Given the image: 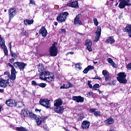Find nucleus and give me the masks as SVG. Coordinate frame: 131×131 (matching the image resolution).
<instances>
[{
    "instance_id": "obj_48",
    "label": "nucleus",
    "mask_w": 131,
    "mask_h": 131,
    "mask_svg": "<svg viewBox=\"0 0 131 131\" xmlns=\"http://www.w3.org/2000/svg\"><path fill=\"white\" fill-rule=\"evenodd\" d=\"M127 69L128 70H131V63H129L126 67Z\"/></svg>"
},
{
    "instance_id": "obj_14",
    "label": "nucleus",
    "mask_w": 131,
    "mask_h": 131,
    "mask_svg": "<svg viewBox=\"0 0 131 131\" xmlns=\"http://www.w3.org/2000/svg\"><path fill=\"white\" fill-rule=\"evenodd\" d=\"M39 33L41 34L43 37H46L47 35H48V31L47 29H46V27H42L39 31Z\"/></svg>"
},
{
    "instance_id": "obj_18",
    "label": "nucleus",
    "mask_w": 131,
    "mask_h": 131,
    "mask_svg": "<svg viewBox=\"0 0 131 131\" xmlns=\"http://www.w3.org/2000/svg\"><path fill=\"white\" fill-rule=\"evenodd\" d=\"M5 104L7 106H8V107H14L15 100L12 99H8L6 101Z\"/></svg>"
},
{
    "instance_id": "obj_55",
    "label": "nucleus",
    "mask_w": 131,
    "mask_h": 131,
    "mask_svg": "<svg viewBox=\"0 0 131 131\" xmlns=\"http://www.w3.org/2000/svg\"><path fill=\"white\" fill-rule=\"evenodd\" d=\"M14 61H15V59L14 58H11L9 60V62H10V63H13Z\"/></svg>"
},
{
    "instance_id": "obj_19",
    "label": "nucleus",
    "mask_w": 131,
    "mask_h": 131,
    "mask_svg": "<svg viewBox=\"0 0 131 131\" xmlns=\"http://www.w3.org/2000/svg\"><path fill=\"white\" fill-rule=\"evenodd\" d=\"M29 111L27 109L23 108L21 111L20 115L23 118H26V117H28V113Z\"/></svg>"
},
{
    "instance_id": "obj_12",
    "label": "nucleus",
    "mask_w": 131,
    "mask_h": 131,
    "mask_svg": "<svg viewBox=\"0 0 131 131\" xmlns=\"http://www.w3.org/2000/svg\"><path fill=\"white\" fill-rule=\"evenodd\" d=\"M72 99L77 103H83V102H84V98L80 96H73Z\"/></svg>"
},
{
    "instance_id": "obj_22",
    "label": "nucleus",
    "mask_w": 131,
    "mask_h": 131,
    "mask_svg": "<svg viewBox=\"0 0 131 131\" xmlns=\"http://www.w3.org/2000/svg\"><path fill=\"white\" fill-rule=\"evenodd\" d=\"M9 78L11 80H15L16 79V70L14 67L11 69V75Z\"/></svg>"
},
{
    "instance_id": "obj_56",
    "label": "nucleus",
    "mask_w": 131,
    "mask_h": 131,
    "mask_svg": "<svg viewBox=\"0 0 131 131\" xmlns=\"http://www.w3.org/2000/svg\"><path fill=\"white\" fill-rule=\"evenodd\" d=\"M0 82H5V80L3 78H0Z\"/></svg>"
},
{
    "instance_id": "obj_36",
    "label": "nucleus",
    "mask_w": 131,
    "mask_h": 131,
    "mask_svg": "<svg viewBox=\"0 0 131 131\" xmlns=\"http://www.w3.org/2000/svg\"><path fill=\"white\" fill-rule=\"evenodd\" d=\"M94 115L95 116V117H98H98H100V116H101V112L99 111H95V113H94Z\"/></svg>"
},
{
    "instance_id": "obj_25",
    "label": "nucleus",
    "mask_w": 131,
    "mask_h": 131,
    "mask_svg": "<svg viewBox=\"0 0 131 131\" xmlns=\"http://www.w3.org/2000/svg\"><path fill=\"white\" fill-rule=\"evenodd\" d=\"M115 121H114V119L112 118H108L107 119L104 121V123L106 124H113Z\"/></svg>"
},
{
    "instance_id": "obj_39",
    "label": "nucleus",
    "mask_w": 131,
    "mask_h": 131,
    "mask_svg": "<svg viewBox=\"0 0 131 131\" xmlns=\"http://www.w3.org/2000/svg\"><path fill=\"white\" fill-rule=\"evenodd\" d=\"M88 98H92V96H94V93L92 91H90L86 94Z\"/></svg>"
},
{
    "instance_id": "obj_58",
    "label": "nucleus",
    "mask_w": 131,
    "mask_h": 131,
    "mask_svg": "<svg viewBox=\"0 0 131 131\" xmlns=\"http://www.w3.org/2000/svg\"><path fill=\"white\" fill-rule=\"evenodd\" d=\"M68 54H70L71 55H73V54H74V52H70L69 53H68Z\"/></svg>"
},
{
    "instance_id": "obj_13",
    "label": "nucleus",
    "mask_w": 131,
    "mask_h": 131,
    "mask_svg": "<svg viewBox=\"0 0 131 131\" xmlns=\"http://www.w3.org/2000/svg\"><path fill=\"white\" fill-rule=\"evenodd\" d=\"M102 75H104L106 81H109L111 79V75L106 70L102 71Z\"/></svg>"
},
{
    "instance_id": "obj_40",
    "label": "nucleus",
    "mask_w": 131,
    "mask_h": 131,
    "mask_svg": "<svg viewBox=\"0 0 131 131\" xmlns=\"http://www.w3.org/2000/svg\"><path fill=\"white\" fill-rule=\"evenodd\" d=\"M75 68L76 69H78L79 70H80V69H81V64L80 63H76Z\"/></svg>"
},
{
    "instance_id": "obj_46",
    "label": "nucleus",
    "mask_w": 131,
    "mask_h": 131,
    "mask_svg": "<svg viewBox=\"0 0 131 131\" xmlns=\"http://www.w3.org/2000/svg\"><path fill=\"white\" fill-rule=\"evenodd\" d=\"M29 6H30L31 5H35V1L33 0H30V3H29Z\"/></svg>"
},
{
    "instance_id": "obj_24",
    "label": "nucleus",
    "mask_w": 131,
    "mask_h": 131,
    "mask_svg": "<svg viewBox=\"0 0 131 131\" xmlns=\"http://www.w3.org/2000/svg\"><path fill=\"white\" fill-rule=\"evenodd\" d=\"M68 7H71L72 8H78V3L77 2H73L67 4Z\"/></svg>"
},
{
    "instance_id": "obj_30",
    "label": "nucleus",
    "mask_w": 131,
    "mask_h": 131,
    "mask_svg": "<svg viewBox=\"0 0 131 131\" xmlns=\"http://www.w3.org/2000/svg\"><path fill=\"white\" fill-rule=\"evenodd\" d=\"M105 42L107 43H111V45H112L115 42V40H114L113 37H109L107 39H106Z\"/></svg>"
},
{
    "instance_id": "obj_49",
    "label": "nucleus",
    "mask_w": 131,
    "mask_h": 131,
    "mask_svg": "<svg viewBox=\"0 0 131 131\" xmlns=\"http://www.w3.org/2000/svg\"><path fill=\"white\" fill-rule=\"evenodd\" d=\"M23 33L24 35H28V32H27V31H26V30H23Z\"/></svg>"
},
{
    "instance_id": "obj_10",
    "label": "nucleus",
    "mask_w": 131,
    "mask_h": 131,
    "mask_svg": "<svg viewBox=\"0 0 131 131\" xmlns=\"http://www.w3.org/2000/svg\"><path fill=\"white\" fill-rule=\"evenodd\" d=\"M101 31L102 30H101V28L100 27H97V31L95 32V38L94 39V41L96 42H97L101 37Z\"/></svg>"
},
{
    "instance_id": "obj_3",
    "label": "nucleus",
    "mask_w": 131,
    "mask_h": 131,
    "mask_svg": "<svg viewBox=\"0 0 131 131\" xmlns=\"http://www.w3.org/2000/svg\"><path fill=\"white\" fill-rule=\"evenodd\" d=\"M47 119H48V117L47 116H40L39 115H37L35 118L37 125H40V124L42 123V122L45 123V122H46L45 121L47 120Z\"/></svg>"
},
{
    "instance_id": "obj_61",
    "label": "nucleus",
    "mask_w": 131,
    "mask_h": 131,
    "mask_svg": "<svg viewBox=\"0 0 131 131\" xmlns=\"http://www.w3.org/2000/svg\"><path fill=\"white\" fill-rule=\"evenodd\" d=\"M94 64H98V61H93Z\"/></svg>"
},
{
    "instance_id": "obj_41",
    "label": "nucleus",
    "mask_w": 131,
    "mask_h": 131,
    "mask_svg": "<svg viewBox=\"0 0 131 131\" xmlns=\"http://www.w3.org/2000/svg\"><path fill=\"white\" fill-rule=\"evenodd\" d=\"M78 116H79V117L78 118V120L79 121L82 120L83 118H84V116L83 114L78 115Z\"/></svg>"
},
{
    "instance_id": "obj_21",
    "label": "nucleus",
    "mask_w": 131,
    "mask_h": 131,
    "mask_svg": "<svg viewBox=\"0 0 131 131\" xmlns=\"http://www.w3.org/2000/svg\"><path fill=\"white\" fill-rule=\"evenodd\" d=\"M64 109L63 106L56 107L54 108V112L58 114H62L64 112Z\"/></svg>"
},
{
    "instance_id": "obj_23",
    "label": "nucleus",
    "mask_w": 131,
    "mask_h": 131,
    "mask_svg": "<svg viewBox=\"0 0 131 131\" xmlns=\"http://www.w3.org/2000/svg\"><path fill=\"white\" fill-rule=\"evenodd\" d=\"M63 104V102L62 101V99L61 98L57 99L54 101V106L55 107H60Z\"/></svg>"
},
{
    "instance_id": "obj_15",
    "label": "nucleus",
    "mask_w": 131,
    "mask_h": 131,
    "mask_svg": "<svg viewBox=\"0 0 131 131\" xmlns=\"http://www.w3.org/2000/svg\"><path fill=\"white\" fill-rule=\"evenodd\" d=\"M85 45L87 48V50H88L89 52H92L93 51V49H92V46H93V43L91 40H86Z\"/></svg>"
},
{
    "instance_id": "obj_38",
    "label": "nucleus",
    "mask_w": 131,
    "mask_h": 131,
    "mask_svg": "<svg viewBox=\"0 0 131 131\" xmlns=\"http://www.w3.org/2000/svg\"><path fill=\"white\" fill-rule=\"evenodd\" d=\"M10 54H11L12 57H13V58H14L15 59H16V58H17V57H18L17 54L13 52V51H12V50L10 51Z\"/></svg>"
},
{
    "instance_id": "obj_62",
    "label": "nucleus",
    "mask_w": 131,
    "mask_h": 131,
    "mask_svg": "<svg viewBox=\"0 0 131 131\" xmlns=\"http://www.w3.org/2000/svg\"><path fill=\"white\" fill-rule=\"evenodd\" d=\"M54 25H55V26H57V25H58V23L55 22V23H54Z\"/></svg>"
},
{
    "instance_id": "obj_34",
    "label": "nucleus",
    "mask_w": 131,
    "mask_h": 131,
    "mask_svg": "<svg viewBox=\"0 0 131 131\" xmlns=\"http://www.w3.org/2000/svg\"><path fill=\"white\" fill-rule=\"evenodd\" d=\"M45 70V68L43 67V66H42V63H39L38 66V71L39 72H42V71H43Z\"/></svg>"
},
{
    "instance_id": "obj_43",
    "label": "nucleus",
    "mask_w": 131,
    "mask_h": 131,
    "mask_svg": "<svg viewBox=\"0 0 131 131\" xmlns=\"http://www.w3.org/2000/svg\"><path fill=\"white\" fill-rule=\"evenodd\" d=\"M93 21H94V25H95V26H98V25H99V22L98 21V19L94 18L93 19Z\"/></svg>"
},
{
    "instance_id": "obj_52",
    "label": "nucleus",
    "mask_w": 131,
    "mask_h": 131,
    "mask_svg": "<svg viewBox=\"0 0 131 131\" xmlns=\"http://www.w3.org/2000/svg\"><path fill=\"white\" fill-rule=\"evenodd\" d=\"M35 112H39V113H40L41 112V110H38V108H36L35 110Z\"/></svg>"
},
{
    "instance_id": "obj_35",
    "label": "nucleus",
    "mask_w": 131,
    "mask_h": 131,
    "mask_svg": "<svg viewBox=\"0 0 131 131\" xmlns=\"http://www.w3.org/2000/svg\"><path fill=\"white\" fill-rule=\"evenodd\" d=\"M107 62H108V63H110V64H111V65H112L113 67L114 68L115 67V63H114V61H113V60H112V58H108L107 59Z\"/></svg>"
},
{
    "instance_id": "obj_6",
    "label": "nucleus",
    "mask_w": 131,
    "mask_h": 131,
    "mask_svg": "<svg viewBox=\"0 0 131 131\" xmlns=\"http://www.w3.org/2000/svg\"><path fill=\"white\" fill-rule=\"evenodd\" d=\"M118 77L117 78L119 82H126V75L124 72H120L117 74Z\"/></svg>"
},
{
    "instance_id": "obj_5",
    "label": "nucleus",
    "mask_w": 131,
    "mask_h": 131,
    "mask_svg": "<svg viewBox=\"0 0 131 131\" xmlns=\"http://www.w3.org/2000/svg\"><path fill=\"white\" fill-rule=\"evenodd\" d=\"M120 3L119 4L118 7L120 9H124L125 8V6L127 7H129L131 6L130 0H119Z\"/></svg>"
},
{
    "instance_id": "obj_33",
    "label": "nucleus",
    "mask_w": 131,
    "mask_h": 131,
    "mask_svg": "<svg viewBox=\"0 0 131 131\" xmlns=\"http://www.w3.org/2000/svg\"><path fill=\"white\" fill-rule=\"evenodd\" d=\"M28 114H29L28 117H30L32 119V118H33V119H35L36 116L37 115L34 114L33 113H32V112H29V111Z\"/></svg>"
},
{
    "instance_id": "obj_9",
    "label": "nucleus",
    "mask_w": 131,
    "mask_h": 131,
    "mask_svg": "<svg viewBox=\"0 0 131 131\" xmlns=\"http://www.w3.org/2000/svg\"><path fill=\"white\" fill-rule=\"evenodd\" d=\"M27 64L26 63H25L24 62H16L14 63V66L15 67V68H17L18 69H19L21 70H24V68H25V66H27Z\"/></svg>"
},
{
    "instance_id": "obj_8",
    "label": "nucleus",
    "mask_w": 131,
    "mask_h": 131,
    "mask_svg": "<svg viewBox=\"0 0 131 131\" xmlns=\"http://www.w3.org/2000/svg\"><path fill=\"white\" fill-rule=\"evenodd\" d=\"M0 46L4 50V52L6 56H8V49H7V46L5 45V39H4L2 36L0 35Z\"/></svg>"
},
{
    "instance_id": "obj_7",
    "label": "nucleus",
    "mask_w": 131,
    "mask_h": 131,
    "mask_svg": "<svg viewBox=\"0 0 131 131\" xmlns=\"http://www.w3.org/2000/svg\"><path fill=\"white\" fill-rule=\"evenodd\" d=\"M68 15H69L68 12H64L63 13L59 14L57 17V20L58 21V22L63 23L64 21H66V18Z\"/></svg>"
},
{
    "instance_id": "obj_17",
    "label": "nucleus",
    "mask_w": 131,
    "mask_h": 131,
    "mask_svg": "<svg viewBox=\"0 0 131 131\" xmlns=\"http://www.w3.org/2000/svg\"><path fill=\"white\" fill-rule=\"evenodd\" d=\"M81 14H78L74 19V24L75 25H81V20H80Z\"/></svg>"
},
{
    "instance_id": "obj_27",
    "label": "nucleus",
    "mask_w": 131,
    "mask_h": 131,
    "mask_svg": "<svg viewBox=\"0 0 131 131\" xmlns=\"http://www.w3.org/2000/svg\"><path fill=\"white\" fill-rule=\"evenodd\" d=\"M24 104H23V102L20 101H14V107H17V108H21Z\"/></svg>"
},
{
    "instance_id": "obj_63",
    "label": "nucleus",
    "mask_w": 131,
    "mask_h": 131,
    "mask_svg": "<svg viewBox=\"0 0 131 131\" xmlns=\"http://www.w3.org/2000/svg\"><path fill=\"white\" fill-rule=\"evenodd\" d=\"M2 106H0V112H1V111H2Z\"/></svg>"
},
{
    "instance_id": "obj_37",
    "label": "nucleus",
    "mask_w": 131,
    "mask_h": 131,
    "mask_svg": "<svg viewBox=\"0 0 131 131\" xmlns=\"http://www.w3.org/2000/svg\"><path fill=\"white\" fill-rule=\"evenodd\" d=\"M7 83L9 84V82H0L1 88H6L7 86Z\"/></svg>"
},
{
    "instance_id": "obj_60",
    "label": "nucleus",
    "mask_w": 131,
    "mask_h": 131,
    "mask_svg": "<svg viewBox=\"0 0 131 131\" xmlns=\"http://www.w3.org/2000/svg\"><path fill=\"white\" fill-rule=\"evenodd\" d=\"M4 89H0V93H4Z\"/></svg>"
},
{
    "instance_id": "obj_31",
    "label": "nucleus",
    "mask_w": 131,
    "mask_h": 131,
    "mask_svg": "<svg viewBox=\"0 0 131 131\" xmlns=\"http://www.w3.org/2000/svg\"><path fill=\"white\" fill-rule=\"evenodd\" d=\"M125 32L128 33V34H131V25H127L125 28Z\"/></svg>"
},
{
    "instance_id": "obj_1",
    "label": "nucleus",
    "mask_w": 131,
    "mask_h": 131,
    "mask_svg": "<svg viewBox=\"0 0 131 131\" xmlns=\"http://www.w3.org/2000/svg\"><path fill=\"white\" fill-rule=\"evenodd\" d=\"M39 78L40 79H41V80L50 82V81H54L55 76H54V74L50 73L48 71H44L41 72L39 75Z\"/></svg>"
},
{
    "instance_id": "obj_2",
    "label": "nucleus",
    "mask_w": 131,
    "mask_h": 131,
    "mask_svg": "<svg viewBox=\"0 0 131 131\" xmlns=\"http://www.w3.org/2000/svg\"><path fill=\"white\" fill-rule=\"evenodd\" d=\"M57 45V42H55L52 44V46L49 48V55L51 56V57H56V56L58 55V48L56 47Z\"/></svg>"
},
{
    "instance_id": "obj_59",
    "label": "nucleus",
    "mask_w": 131,
    "mask_h": 131,
    "mask_svg": "<svg viewBox=\"0 0 131 131\" xmlns=\"http://www.w3.org/2000/svg\"><path fill=\"white\" fill-rule=\"evenodd\" d=\"M95 79H99V80H101L102 78H101L100 77H98V78H95Z\"/></svg>"
},
{
    "instance_id": "obj_54",
    "label": "nucleus",
    "mask_w": 131,
    "mask_h": 131,
    "mask_svg": "<svg viewBox=\"0 0 131 131\" xmlns=\"http://www.w3.org/2000/svg\"><path fill=\"white\" fill-rule=\"evenodd\" d=\"M9 47L10 51H12V43L11 42H10L9 43Z\"/></svg>"
},
{
    "instance_id": "obj_44",
    "label": "nucleus",
    "mask_w": 131,
    "mask_h": 131,
    "mask_svg": "<svg viewBox=\"0 0 131 131\" xmlns=\"http://www.w3.org/2000/svg\"><path fill=\"white\" fill-rule=\"evenodd\" d=\"M4 75H7V80H6V81H7V82H8V81H9V79H10V77H9V76H10V73H9V72H5V73H4Z\"/></svg>"
},
{
    "instance_id": "obj_26",
    "label": "nucleus",
    "mask_w": 131,
    "mask_h": 131,
    "mask_svg": "<svg viewBox=\"0 0 131 131\" xmlns=\"http://www.w3.org/2000/svg\"><path fill=\"white\" fill-rule=\"evenodd\" d=\"M32 85H35V86L38 85V86H40V88H46V86H47L46 83H40L37 84L36 82H32Z\"/></svg>"
},
{
    "instance_id": "obj_47",
    "label": "nucleus",
    "mask_w": 131,
    "mask_h": 131,
    "mask_svg": "<svg viewBox=\"0 0 131 131\" xmlns=\"http://www.w3.org/2000/svg\"><path fill=\"white\" fill-rule=\"evenodd\" d=\"M103 84H104L105 85H112V84L114 85V84H115L114 83V82H107Z\"/></svg>"
},
{
    "instance_id": "obj_51",
    "label": "nucleus",
    "mask_w": 131,
    "mask_h": 131,
    "mask_svg": "<svg viewBox=\"0 0 131 131\" xmlns=\"http://www.w3.org/2000/svg\"><path fill=\"white\" fill-rule=\"evenodd\" d=\"M8 66H9V67H11V68H14V66L13 65H12V64H11L10 63H8L7 64Z\"/></svg>"
},
{
    "instance_id": "obj_28",
    "label": "nucleus",
    "mask_w": 131,
    "mask_h": 131,
    "mask_svg": "<svg viewBox=\"0 0 131 131\" xmlns=\"http://www.w3.org/2000/svg\"><path fill=\"white\" fill-rule=\"evenodd\" d=\"M15 130L17 131H29L28 129L26 128V127H24L23 126L21 127H15L14 128Z\"/></svg>"
},
{
    "instance_id": "obj_20",
    "label": "nucleus",
    "mask_w": 131,
    "mask_h": 131,
    "mask_svg": "<svg viewBox=\"0 0 131 131\" xmlns=\"http://www.w3.org/2000/svg\"><path fill=\"white\" fill-rule=\"evenodd\" d=\"M16 14V9L15 8H11L9 10V19L11 20Z\"/></svg>"
},
{
    "instance_id": "obj_11",
    "label": "nucleus",
    "mask_w": 131,
    "mask_h": 131,
    "mask_svg": "<svg viewBox=\"0 0 131 131\" xmlns=\"http://www.w3.org/2000/svg\"><path fill=\"white\" fill-rule=\"evenodd\" d=\"M90 122L88 120H84L81 124L82 129H89L90 128Z\"/></svg>"
},
{
    "instance_id": "obj_32",
    "label": "nucleus",
    "mask_w": 131,
    "mask_h": 131,
    "mask_svg": "<svg viewBox=\"0 0 131 131\" xmlns=\"http://www.w3.org/2000/svg\"><path fill=\"white\" fill-rule=\"evenodd\" d=\"M94 69V67L92 66H89L87 68H86L84 71H83V73L86 74L90 70H93Z\"/></svg>"
},
{
    "instance_id": "obj_50",
    "label": "nucleus",
    "mask_w": 131,
    "mask_h": 131,
    "mask_svg": "<svg viewBox=\"0 0 131 131\" xmlns=\"http://www.w3.org/2000/svg\"><path fill=\"white\" fill-rule=\"evenodd\" d=\"M88 86L90 88V89H93V85L91 84V82H88Z\"/></svg>"
},
{
    "instance_id": "obj_57",
    "label": "nucleus",
    "mask_w": 131,
    "mask_h": 131,
    "mask_svg": "<svg viewBox=\"0 0 131 131\" xmlns=\"http://www.w3.org/2000/svg\"><path fill=\"white\" fill-rule=\"evenodd\" d=\"M97 90H98V92H99V95L101 94H102V93H103V91H100V89H98Z\"/></svg>"
},
{
    "instance_id": "obj_29",
    "label": "nucleus",
    "mask_w": 131,
    "mask_h": 131,
    "mask_svg": "<svg viewBox=\"0 0 131 131\" xmlns=\"http://www.w3.org/2000/svg\"><path fill=\"white\" fill-rule=\"evenodd\" d=\"M24 23L25 25H31V24H33V19H25Z\"/></svg>"
},
{
    "instance_id": "obj_4",
    "label": "nucleus",
    "mask_w": 131,
    "mask_h": 131,
    "mask_svg": "<svg viewBox=\"0 0 131 131\" xmlns=\"http://www.w3.org/2000/svg\"><path fill=\"white\" fill-rule=\"evenodd\" d=\"M50 100L48 99H40L39 101V104L45 108H50L51 107V103H50Z\"/></svg>"
},
{
    "instance_id": "obj_53",
    "label": "nucleus",
    "mask_w": 131,
    "mask_h": 131,
    "mask_svg": "<svg viewBox=\"0 0 131 131\" xmlns=\"http://www.w3.org/2000/svg\"><path fill=\"white\" fill-rule=\"evenodd\" d=\"M60 30L62 33H66V30L64 29H61Z\"/></svg>"
},
{
    "instance_id": "obj_42",
    "label": "nucleus",
    "mask_w": 131,
    "mask_h": 131,
    "mask_svg": "<svg viewBox=\"0 0 131 131\" xmlns=\"http://www.w3.org/2000/svg\"><path fill=\"white\" fill-rule=\"evenodd\" d=\"M99 88H100V84L98 83L95 84L93 85V89L95 90V91H97V89H99Z\"/></svg>"
},
{
    "instance_id": "obj_64",
    "label": "nucleus",
    "mask_w": 131,
    "mask_h": 131,
    "mask_svg": "<svg viewBox=\"0 0 131 131\" xmlns=\"http://www.w3.org/2000/svg\"><path fill=\"white\" fill-rule=\"evenodd\" d=\"M32 82H35V81L33 80V81H32Z\"/></svg>"
},
{
    "instance_id": "obj_45",
    "label": "nucleus",
    "mask_w": 131,
    "mask_h": 131,
    "mask_svg": "<svg viewBox=\"0 0 131 131\" xmlns=\"http://www.w3.org/2000/svg\"><path fill=\"white\" fill-rule=\"evenodd\" d=\"M96 110H97L96 108H90L89 110V112L90 113H95V112H96Z\"/></svg>"
},
{
    "instance_id": "obj_16",
    "label": "nucleus",
    "mask_w": 131,
    "mask_h": 131,
    "mask_svg": "<svg viewBox=\"0 0 131 131\" xmlns=\"http://www.w3.org/2000/svg\"><path fill=\"white\" fill-rule=\"evenodd\" d=\"M71 88H73V84L71 82H65L61 85L60 88L61 89H71Z\"/></svg>"
}]
</instances>
